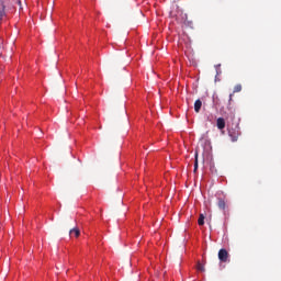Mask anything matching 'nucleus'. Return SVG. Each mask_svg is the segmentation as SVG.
Listing matches in <instances>:
<instances>
[{
  "mask_svg": "<svg viewBox=\"0 0 281 281\" xmlns=\"http://www.w3.org/2000/svg\"><path fill=\"white\" fill-rule=\"evenodd\" d=\"M228 137H231L232 142H238V137H240V126L236 125L228 130Z\"/></svg>",
  "mask_w": 281,
  "mask_h": 281,
  "instance_id": "nucleus-1",
  "label": "nucleus"
},
{
  "mask_svg": "<svg viewBox=\"0 0 281 281\" xmlns=\"http://www.w3.org/2000/svg\"><path fill=\"white\" fill-rule=\"evenodd\" d=\"M218 260L221 262H227V260H229V252H227V249H225V248L220 249Z\"/></svg>",
  "mask_w": 281,
  "mask_h": 281,
  "instance_id": "nucleus-2",
  "label": "nucleus"
},
{
  "mask_svg": "<svg viewBox=\"0 0 281 281\" xmlns=\"http://www.w3.org/2000/svg\"><path fill=\"white\" fill-rule=\"evenodd\" d=\"M216 126L220 131H223V128H225V119L218 117L216 120Z\"/></svg>",
  "mask_w": 281,
  "mask_h": 281,
  "instance_id": "nucleus-3",
  "label": "nucleus"
},
{
  "mask_svg": "<svg viewBox=\"0 0 281 281\" xmlns=\"http://www.w3.org/2000/svg\"><path fill=\"white\" fill-rule=\"evenodd\" d=\"M202 106H203V102L201 101V99H198L194 102V111H195V113H200Z\"/></svg>",
  "mask_w": 281,
  "mask_h": 281,
  "instance_id": "nucleus-4",
  "label": "nucleus"
},
{
  "mask_svg": "<svg viewBox=\"0 0 281 281\" xmlns=\"http://www.w3.org/2000/svg\"><path fill=\"white\" fill-rule=\"evenodd\" d=\"M69 236H75V238H78L80 236V228L75 227L69 231Z\"/></svg>",
  "mask_w": 281,
  "mask_h": 281,
  "instance_id": "nucleus-5",
  "label": "nucleus"
},
{
  "mask_svg": "<svg viewBox=\"0 0 281 281\" xmlns=\"http://www.w3.org/2000/svg\"><path fill=\"white\" fill-rule=\"evenodd\" d=\"M4 14H5V5L3 4V2H0V21L3 20Z\"/></svg>",
  "mask_w": 281,
  "mask_h": 281,
  "instance_id": "nucleus-6",
  "label": "nucleus"
},
{
  "mask_svg": "<svg viewBox=\"0 0 281 281\" xmlns=\"http://www.w3.org/2000/svg\"><path fill=\"white\" fill-rule=\"evenodd\" d=\"M196 270L201 271L202 273H205V265L201 263L200 261H198L196 263Z\"/></svg>",
  "mask_w": 281,
  "mask_h": 281,
  "instance_id": "nucleus-7",
  "label": "nucleus"
},
{
  "mask_svg": "<svg viewBox=\"0 0 281 281\" xmlns=\"http://www.w3.org/2000/svg\"><path fill=\"white\" fill-rule=\"evenodd\" d=\"M196 170H199V153H195V160H194L193 172H196Z\"/></svg>",
  "mask_w": 281,
  "mask_h": 281,
  "instance_id": "nucleus-8",
  "label": "nucleus"
},
{
  "mask_svg": "<svg viewBox=\"0 0 281 281\" xmlns=\"http://www.w3.org/2000/svg\"><path fill=\"white\" fill-rule=\"evenodd\" d=\"M217 207H220L221 210H225V207H226L225 200L220 199L217 202Z\"/></svg>",
  "mask_w": 281,
  "mask_h": 281,
  "instance_id": "nucleus-9",
  "label": "nucleus"
},
{
  "mask_svg": "<svg viewBox=\"0 0 281 281\" xmlns=\"http://www.w3.org/2000/svg\"><path fill=\"white\" fill-rule=\"evenodd\" d=\"M243 91V86L240 83L234 87L233 93H240Z\"/></svg>",
  "mask_w": 281,
  "mask_h": 281,
  "instance_id": "nucleus-10",
  "label": "nucleus"
},
{
  "mask_svg": "<svg viewBox=\"0 0 281 281\" xmlns=\"http://www.w3.org/2000/svg\"><path fill=\"white\" fill-rule=\"evenodd\" d=\"M198 225H205V215L200 214V217L198 220Z\"/></svg>",
  "mask_w": 281,
  "mask_h": 281,
  "instance_id": "nucleus-11",
  "label": "nucleus"
},
{
  "mask_svg": "<svg viewBox=\"0 0 281 281\" xmlns=\"http://www.w3.org/2000/svg\"><path fill=\"white\" fill-rule=\"evenodd\" d=\"M216 67V71H217V74H218V67H221V65H217V66H215Z\"/></svg>",
  "mask_w": 281,
  "mask_h": 281,
  "instance_id": "nucleus-12",
  "label": "nucleus"
},
{
  "mask_svg": "<svg viewBox=\"0 0 281 281\" xmlns=\"http://www.w3.org/2000/svg\"><path fill=\"white\" fill-rule=\"evenodd\" d=\"M170 16H177L176 14H172V12L170 13Z\"/></svg>",
  "mask_w": 281,
  "mask_h": 281,
  "instance_id": "nucleus-13",
  "label": "nucleus"
},
{
  "mask_svg": "<svg viewBox=\"0 0 281 281\" xmlns=\"http://www.w3.org/2000/svg\"><path fill=\"white\" fill-rule=\"evenodd\" d=\"M234 94H229V100L232 101V97H233Z\"/></svg>",
  "mask_w": 281,
  "mask_h": 281,
  "instance_id": "nucleus-14",
  "label": "nucleus"
}]
</instances>
